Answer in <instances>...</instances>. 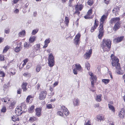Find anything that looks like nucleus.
Instances as JSON below:
<instances>
[{
    "label": "nucleus",
    "mask_w": 125,
    "mask_h": 125,
    "mask_svg": "<svg viewBox=\"0 0 125 125\" xmlns=\"http://www.w3.org/2000/svg\"><path fill=\"white\" fill-rule=\"evenodd\" d=\"M9 31L10 30L9 29H8L7 30L5 29L4 30L5 33L6 34L9 33Z\"/></svg>",
    "instance_id": "nucleus-53"
},
{
    "label": "nucleus",
    "mask_w": 125,
    "mask_h": 125,
    "mask_svg": "<svg viewBox=\"0 0 125 125\" xmlns=\"http://www.w3.org/2000/svg\"><path fill=\"white\" fill-rule=\"evenodd\" d=\"M25 34V31L24 30H23L19 33V36L21 37L24 36Z\"/></svg>",
    "instance_id": "nucleus-35"
},
{
    "label": "nucleus",
    "mask_w": 125,
    "mask_h": 125,
    "mask_svg": "<svg viewBox=\"0 0 125 125\" xmlns=\"http://www.w3.org/2000/svg\"><path fill=\"white\" fill-rule=\"evenodd\" d=\"M16 102L15 101H14L12 102L11 104V105L12 107L13 106L16 104Z\"/></svg>",
    "instance_id": "nucleus-54"
},
{
    "label": "nucleus",
    "mask_w": 125,
    "mask_h": 125,
    "mask_svg": "<svg viewBox=\"0 0 125 125\" xmlns=\"http://www.w3.org/2000/svg\"><path fill=\"white\" fill-rule=\"evenodd\" d=\"M41 67L40 65H38L36 68V70L37 72H39L41 70Z\"/></svg>",
    "instance_id": "nucleus-39"
},
{
    "label": "nucleus",
    "mask_w": 125,
    "mask_h": 125,
    "mask_svg": "<svg viewBox=\"0 0 125 125\" xmlns=\"http://www.w3.org/2000/svg\"><path fill=\"white\" fill-rule=\"evenodd\" d=\"M93 2V0H88L87 3L89 5L91 6Z\"/></svg>",
    "instance_id": "nucleus-38"
},
{
    "label": "nucleus",
    "mask_w": 125,
    "mask_h": 125,
    "mask_svg": "<svg viewBox=\"0 0 125 125\" xmlns=\"http://www.w3.org/2000/svg\"><path fill=\"white\" fill-rule=\"evenodd\" d=\"M12 120L14 122L19 121V117L17 116H13L12 118Z\"/></svg>",
    "instance_id": "nucleus-21"
},
{
    "label": "nucleus",
    "mask_w": 125,
    "mask_h": 125,
    "mask_svg": "<svg viewBox=\"0 0 125 125\" xmlns=\"http://www.w3.org/2000/svg\"><path fill=\"white\" fill-rule=\"evenodd\" d=\"M41 109L40 108H38L36 109V115L38 116L39 117L41 115Z\"/></svg>",
    "instance_id": "nucleus-17"
},
{
    "label": "nucleus",
    "mask_w": 125,
    "mask_h": 125,
    "mask_svg": "<svg viewBox=\"0 0 125 125\" xmlns=\"http://www.w3.org/2000/svg\"><path fill=\"white\" fill-rule=\"evenodd\" d=\"M92 9H90L87 12V15L85 16H84V18L85 19H88L92 18V17L89 16H90L91 15L92 13Z\"/></svg>",
    "instance_id": "nucleus-11"
},
{
    "label": "nucleus",
    "mask_w": 125,
    "mask_h": 125,
    "mask_svg": "<svg viewBox=\"0 0 125 125\" xmlns=\"http://www.w3.org/2000/svg\"><path fill=\"white\" fill-rule=\"evenodd\" d=\"M9 48V47L8 46H6L4 49L3 52V53H5L8 51Z\"/></svg>",
    "instance_id": "nucleus-42"
},
{
    "label": "nucleus",
    "mask_w": 125,
    "mask_h": 125,
    "mask_svg": "<svg viewBox=\"0 0 125 125\" xmlns=\"http://www.w3.org/2000/svg\"><path fill=\"white\" fill-rule=\"evenodd\" d=\"M19 107L22 110L23 109L24 110V109H26V105L24 103H22L21 104V106Z\"/></svg>",
    "instance_id": "nucleus-24"
},
{
    "label": "nucleus",
    "mask_w": 125,
    "mask_h": 125,
    "mask_svg": "<svg viewBox=\"0 0 125 125\" xmlns=\"http://www.w3.org/2000/svg\"><path fill=\"white\" fill-rule=\"evenodd\" d=\"M80 34L79 33H78L77 35H76L75 39H78V40H79V39L80 38Z\"/></svg>",
    "instance_id": "nucleus-45"
},
{
    "label": "nucleus",
    "mask_w": 125,
    "mask_h": 125,
    "mask_svg": "<svg viewBox=\"0 0 125 125\" xmlns=\"http://www.w3.org/2000/svg\"><path fill=\"white\" fill-rule=\"evenodd\" d=\"M79 104V99H75V102H73V105L74 106L78 105Z\"/></svg>",
    "instance_id": "nucleus-25"
},
{
    "label": "nucleus",
    "mask_w": 125,
    "mask_h": 125,
    "mask_svg": "<svg viewBox=\"0 0 125 125\" xmlns=\"http://www.w3.org/2000/svg\"><path fill=\"white\" fill-rule=\"evenodd\" d=\"M0 74L3 77H4L5 75V73L3 71H0Z\"/></svg>",
    "instance_id": "nucleus-50"
},
{
    "label": "nucleus",
    "mask_w": 125,
    "mask_h": 125,
    "mask_svg": "<svg viewBox=\"0 0 125 125\" xmlns=\"http://www.w3.org/2000/svg\"><path fill=\"white\" fill-rule=\"evenodd\" d=\"M107 18V16L103 15L100 19V24L99 27V34L98 35V38L101 39L103 35L104 31L103 30V23L105 20Z\"/></svg>",
    "instance_id": "nucleus-2"
},
{
    "label": "nucleus",
    "mask_w": 125,
    "mask_h": 125,
    "mask_svg": "<svg viewBox=\"0 0 125 125\" xmlns=\"http://www.w3.org/2000/svg\"><path fill=\"white\" fill-rule=\"evenodd\" d=\"M91 76V85L92 87L94 88V81L95 82L96 81V76L93 74V73L91 72H89L88 73Z\"/></svg>",
    "instance_id": "nucleus-5"
},
{
    "label": "nucleus",
    "mask_w": 125,
    "mask_h": 125,
    "mask_svg": "<svg viewBox=\"0 0 125 125\" xmlns=\"http://www.w3.org/2000/svg\"><path fill=\"white\" fill-rule=\"evenodd\" d=\"M27 83H24L22 85V89L23 91H26L27 90L26 86Z\"/></svg>",
    "instance_id": "nucleus-33"
},
{
    "label": "nucleus",
    "mask_w": 125,
    "mask_h": 125,
    "mask_svg": "<svg viewBox=\"0 0 125 125\" xmlns=\"http://www.w3.org/2000/svg\"><path fill=\"white\" fill-rule=\"evenodd\" d=\"M46 108L48 109H51L52 108V106L51 104H48L46 105Z\"/></svg>",
    "instance_id": "nucleus-44"
},
{
    "label": "nucleus",
    "mask_w": 125,
    "mask_h": 125,
    "mask_svg": "<svg viewBox=\"0 0 125 125\" xmlns=\"http://www.w3.org/2000/svg\"><path fill=\"white\" fill-rule=\"evenodd\" d=\"M48 62V64L50 67H52L54 65V61L53 56L52 53H50L49 55Z\"/></svg>",
    "instance_id": "nucleus-6"
},
{
    "label": "nucleus",
    "mask_w": 125,
    "mask_h": 125,
    "mask_svg": "<svg viewBox=\"0 0 125 125\" xmlns=\"http://www.w3.org/2000/svg\"><path fill=\"white\" fill-rule=\"evenodd\" d=\"M40 46L39 44H37L34 46V49L36 52L38 53H39L40 51Z\"/></svg>",
    "instance_id": "nucleus-12"
},
{
    "label": "nucleus",
    "mask_w": 125,
    "mask_h": 125,
    "mask_svg": "<svg viewBox=\"0 0 125 125\" xmlns=\"http://www.w3.org/2000/svg\"><path fill=\"white\" fill-rule=\"evenodd\" d=\"M96 118L98 121H101L102 120H104V117L103 116L101 115H97L96 116Z\"/></svg>",
    "instance_id": "nucleus-22"
},
{
    "label": "nucleus",
    "mask_w": 125,
    "mask_h": 125,
    "mask_svg": "<svg viewBox=\"0 0 125 125\" xmlns=\"http://www.w3.org/2000/svg\"><path fill=\"white\" fill-rule=\"evenodd\" d=\"M30 43H27L26 42H25L24 43V47L26 48L31 47V45L30 44Z\"/></svg>",
    "instance_id": "nucleus-30"
},
{
    "label": "nucleus",
    "mask_w": 125,
    "mask_h": 125,
    "mask_svg": "<svg viewBox=\"0 0 125 125\" xmlns=\"http://www.w3.org/2000/svg\"><path fill=\"white\" fill-rule=\"evenodd\" d=\"M65 22L66 25L67 26H68V24L69 22V18L67 17H66L65 19Z\"/></svg>",
    "instance_id": "nucleus-31"
},
{
    "label": "nucleus",
    "mask_w": 125,
    "mask_h": 125,
    "mask_svg": "<svg viewBox=\"0 0 125 125\" xmlns=\"http://www.w3.org/2000/svg\"><path fill=\"white\" fill-rule=\"evenodd\" d=\"M23 63L22 64V66L23 67L25 65L26 63L28 62V59H25L23 61Z\"/></svg>",
    "instance_id": "nucleus-46"
},
{
    "label": "nucleus",
    "mask_w": 125,
    "mask_h": 125,
    "mask_svg": "<svg viewBox=\"0 0 125 125\" xmlns=\"http://www.w3.org/2000/svg\"><path fill=\"white\" fill-rule=\"evenodd\" d=\"M32 97L31 95H29L26 99V102L29 103H31L32 102Z\"/></svg>",
    "instance_id": "nucleus-20"
},
{
    "label": "nucleus",
    "mask_w": 125,
    "mask_h": 125,
    "mask_svg": "<svg viewBox=\"0 0 125 125\" xmlns=\"http://www.w3.org/2000/svg\"><path fill=\"white\" fill-rule=\"evenodd\" d=\"M85 125H91V123L90 121L88 120L86 124Z\"/></svg>",
    "instance_id": "nucleus-55"
},
{
    "label": "nucleus",
    "mask_w": 125,
    "mask_h": 125,
    "mask_svg": "<svg viewBox=\"0 0 125 125\" xmlns=\"http://www.w3.org/2000/svg\"><path fill=\"white\" fill-rule=\"evenodd\" d=\"M79 40H78V39H74V44L76 45H79Z\"/></svg>",
    "instance_id": "nucleus-43"
},
{
    "label": "nucleus",
    "mask_w": 125,
    "mask_h": 125,
    "mask_svg": "<svg viewBox=\"0 0 125 125\" xmlns=\"http://www.w3.org/2000/svg\"><path fill=\"white\" fill-rule=\"evenodd\" d=\"M58 81H56L53 84V87H55L56 86L58 85Z\"/></svg>",
    "instance_id": "nucleus-51"
},
{
    "label": "nucleus",
    "mask_w": 125,
    "mask_h": 125,
    "mask_svg": "<svg viewBox=\"0 0 125 125\" xmlns=\"http://www.w3.org/2000/svg\"><path fill=\"white\" fill-rule=\"evenodd\" d=\"M104 3L106 4H108L109 3V0H104Z\"/></svg>",
    "instance_id": "nucleus-56"
},
{
    "label": "nucleus",
    "mask_w": 125,
    "mask_h": 125,
    "mask_svg": "<svg viewBox=\"0 0 125 125\" xmlns=\"http://www.w3.org/2000/svg\"><path fill=\"white\" fill-rule=\"evenodd\" d=\"M98 22L96 19L95 20L94 26L92 27L91 29V32H93L95 29L98 26Z\"/></svg>",
    "instance_id": "nucleus-9"
},
{
    "label": "nucleus",
    "mask_w": 125,
    "mask_h": 125,
    "mask_svg": "<svg viewBox=\"0 0 125 125\" xmlns=\"http://www.w3.org/2000/svg\"><path fill=\"white\" fill-rule=\"evenodd\" d=\"M4 38L2 37H0V43L3 42Z\"/></svg>",
    "instance_id": "nucleus-62"
},
{
    "label": "nucleus",
    "mask_w": 125,
    "mask_h": 125,
    "mask_svg": "<svg viewBox=\"0 0 125 125\" xmlns=\"http://www.w3.org/2000/svg\"><path fill=\"white\" fill-rule=\"evenodd\" d=\"M50 38L46 39L44 42V45L43 47L44 48H45L47 47L48 46V44L50 42Z\"/></svg>",
    "instance_id": "nucleus-16"
},
{
    "label": "nucleus",
    "mask_w": 125,
    "mask_h": 125,
    "mask_svg": "<svg viewBox=\"0 0 125 125\" xmlns=\"http://www.w3.org/2000/svg\"><path fill=\"white\" fill-rule=\"evenodd\" d=\"M99 104H96L94 105V107H98L99 106Z\"/></svg>",
    "instance_id": "nucleus-60"
},
{
    "label": "nucleus",
    "mask_w": 125,
    "mask_h": 125,
    "mask_svg": "<svg viewBox=\"0 0 125 125\" xmlns=\"http://www.w3.org/2000/svg\"><path fill=\"white\" fill-rule=\"evenodd\" d=\"M120 22L116 23L114 27V30L116 31L120 27Z\"/></svg>",
    "instance_id": "nucleus-18"
},
{
    "label": "nucleus",
    "mask_w": 125,
    "mask_h": 125,
    "mask_svg": "<svg viewBox=\"0 0 125 125\" xmlns=\"http://www.w3.org/2000/svg\"><path fill=\"white\" fill-rule=\"evenodd\" d=\"M4 60L3 56L1 55H0V60L1 61H3Z\"/></svg>",
    "instance_id": "nucleus-49"
},
{
    "label": "nucleus",
    "mask_w": 125,
    "mask_h": 125,
    "mask_svg": "<svg viewBox=\"0 0 125 125\" xmlns=\"http://www.w3.org/2000/svg\"><path fill=\"white\" fill-rule=\"evenodd\" d=\"M110 80L108 79H103L102 80V82L105 84H107L109 82Z\"/></svg>",
    "instance_id": "nucleus-36"
},
{
    "label": "nucleus",
    "mask_w": 125,
    "mask_h": 125,
    "mask_svg": "<svg viewBox=\"0 0 125 125\" xmlns=\"http://www.w3.org/2000/svg\"><path fill=\"white\" fill-rule=\"evenodd\" d=\"M80 6V5H76L75 8V10H78Z\"/></svg>",
    "instance_id": "nucleus-52"
},
{
    "label": "nucleus",
    "mask_w": 125,
    "mask_h": 125,
    "mask_svg": "<svg viewBox=\"0 0 125 125\" xmlns=\"http://www.w3.org/2000/svg\"><path fill=\"white\" fill-rule=\"evenodd\" d=\"M124 37L122 36L115 38L114 40V42H119L121 41L124 39Z\"/></svg>",
    "instance_id": "nucleus-15"
},
{
    "label": "nucleus",
    "mask_w": 125,
    "mask_h": 125,
    "mask_svg": "<svg viewBox=\"0 0 125 125\" xmlns=\"http://www.w3.org/2000/svg\"><path fill=\"white\" fill-rule=\"evenodd\" d=\"M34 106L33 105H31L30 107L29 110L28 111L29 113H31L33 112L34 111Z\"/></svg>",
    "instance_id": "nucleus-26"
},
{
    "label": "nucleus",
    "mask_w": 125,
    "mask_h": 125,
    "mask_svg": "<svg viewBox=\"0 0 125 125\" xmlns=\"http://www.w3.org/2000/svg\"><path fill=\"white\" fill-rule=\"evenodd\" d=\"M108 107L109 109L112 110L113 111H114L115 110L114 107L112 105L109 104H108Z\"/></svg>",
    "instance_id": "nucleus-40"
},
{
    "label": "nucleus",
    "mask_w": 125,
    "mask_h": 125,
    "mask_svg": "<svg viewBox=\"0 0 125 125\" xmlns=\"http://www.w3.org/2000/svg\"><path fill=\"white\" fill-rule=\"evenodd\" d=\"M101 95L99 94V95H97L96 96V100L98 102H100L101 100Z\"/></svg>",
    "instance_id": "nucleus-27"
},
{
    "label": "nucleus",
    "mask_w": 125,
    "mask_h": 125,
    "mask_svg": "<svg viewBox=\"0 0 125 125\" xmlns=\"http://www.w3.org/2000/svg\"><path fill=\"white\" fill-rule=\"evenodd\" d=\"M22 111V110L20 108L19 106L17 107L15 109V113L17 115L19 116L22 114V112H21Z\"/></svg>",
    "instance_id": "nucleus-14"
},
{
    "label": "nucleus",
    "mask_w": 125,
    "mask_h": 125,
    "mask_svg": "<svg viewBox=\"0 0 125 125\" xmlns=\"http://www.w3.org/2000/svg\"><path fill=\"white\" fill-rule=\"evenodd\" d=\"M66 116L68 115L69 113L67 109L64 106L61 107V111H58L57 112V115L60 116H63V113Z\"/></svg>",
    "instance_id": "nucleus-4"
},
{
    "label": "nucleus",
    "mask_w": 125,
    "mask_h": 125,
    "mask_svg": "<svg viewBox=\"0 0 125 125\" xmlns=\"http://www.w3.org/2000/svg\"><path fill=\"white\" fill-rule=\"evenodd\" d=\"M19 12V10L18 9H16L14 11V12L15 13H18Z\"/></svg>",
    "instance_id": "nucleus-57"
},
{
    "label": "nucleus",
    "mask_w": 125,
    "mask_h": 125,
    "mask_svg": "<svg viewBox=\"0 0 125 125\" xmlns=\"http://www.w3.org/2000/svg\"><path fill=\"white\" fill-rule=\"evenodd\" d=\"M36 120L37 119L36 117H30L29 121L30 122L32 123L34 121Z\"/></svg>",
    "instance_id": "nucleus-23"
},
{
    "label": "nucleus",
    "mask_w": 125,
    "mask_h": 125,
    "mask_svg": "<svg viewBox=\"0 0 125 125\" xmlns=\"http://www.w3.org/2000/svg\"><path fill=\"white\" fill-rule=\"evenodd\" d=\"M75 66L76 67V68H75L76 69H77V70L78 71L80 70L81 68V66L79 64H76L75 65Z\"/></svg>",
    "instance_id": "nucleus-28"
},
{
    "label": "nucleus",
    "mask_w": 125,
    "mask_h": 125,
    "mask_svg": "<svg viewBox=\"0 0 125 125\" xmlns=\"http://www.w3.org/2000/svg\"><path fill=\"white\" fill-rule=\"evenodd\" d=\"M92 52V49H90L88 51H87L84 55L85 59H88L91 56V54Z\"/></svg>",
    "instance_id": "nucleus-8"
},
{
    "label": "nucleus",
    "mask_w": 125,
    "mask_h": 125,
    "mask_svg": "<svg viewBox=\"0 0 125 125\" xmlns=\"http://www.w3.org/2000/svg\"><path fill=\"white\" fill-rule=\"evenodd\" d=\"M38 31V30L37 29L33 30L32 31L31 33L32 35H34L37 33Z\"/></svg>",
    "instance_id": "nucleus-41"
},
{
    "label": "nucleus",
    "mask_w": 125,
    "mask_h": 125,
    "mask_svg": "<svg viewBox=\"0 0 125 125\" xmlns=\"http://www.w3.org/2000/svg\"><path fill=\"white\" fill-rule=\"evenodd\" d=\"M40 84H38L37 86V90H38L39 89L40 87Z\"/></svg>",
    "instance_id": "nucleus-63"
},
{
    "label": "nucleus",
    "mask_w": 125,
    "mask_h": 125,
    "mask_svg": "<svg viewBox=\"0 0 125 125\" xmlns=\"http://www.w3.org/2000/svg\"><path fill=\"white\" fill-rule=\"evenodd\" d=\"M119 11V8L117 7L116 8H115L113 10V11L114 13H115L118 12Z\"/></svg>",
    "instance_id": "nucleus-34"
},
{
    "label": "nucleus",
    "mask_w": 125,
    "mask_h": 125,
    "mask_svg": "<svg viewBox=\"0 0 125 125\" xmlns=\"http://www.w3.org/2000/svg\"><path fill=\"white\" fill-rule=\"evenodd\" d=\"M23 75L27 77H30L31 74L28 73L26 72L23 74Z\"/></svg>",
    "instance_id": "nucleus-37"
},
{
    "label": "nucleus",
    "mask_w": 125,
    "mask_h": 125,
    "mask_svg": "<svg viewBox=\"0 0 125 125\" xmlns=\"http://www.w3.org/2000/svg\"><path fill=\"white\" fill-rule=\"evenodd\" d=\"M37 15V14L36 12L35 11L34 12L33 14V15L34 17H36Z\"/></svg>",
    "instance_id": "nucleus-61"
},
{
    "label": "nucleus",
    "mask_w": 125,
    "mask_h": 125,
    "mask_svg": "<svg viewBox=\"0 0 125 125\" xmlns=\"http://www.w3.org/2000/svg\"><path fill=\"white\" fill-rule=\"evenodd\" d=\"M85 67L86 69L89 70L90 69V66L89 63L88 62H86L85 63Z\"/></svg>",
    "instance_id": "nucleus-32"
},
{
    "label": "nucleus",
    "mask_w": 125,
    "mask_h": 125,
    "mask_svg": "<svg viewBox=\"0 0 125 125\" xmlns=\"http://www.w3.org/2000/svg\"><path fill=\"white\" fill-rule=\"evenodd\" d=\"M15 72H14V73H13L12 72H10V75H11L12 76L13 75H14L15 74Z\"/></svg>",
    "instance_id": "nucleus-59"
},
{
    "label": "nucleus",
    "mask_w": 125,
    "mask_h": 125,
    "mask_svg": "<svg viewBox=\"0 0 125 125\" xmlns=\"http://www.w3.org/2000/svg\"><path fill=\"white\" fill-rule=\"evenodd\" d=\"M125 113V110L124 109H121L119 115V117L121 118H123L124 116Z\"/></svg>",
    "instance_id": "nucleus-13"
},
{
    "label": "nucleus",
    "mask_w": 125,
    "mask_h": 125,
    "mask_svg": "<svg viewBox=\"0 0 125 125\" xmlns=\"http://www.w3.org/2000/svg\"><path fill=\"white\" fill-rule=\"evenodd\" d=\"M120 18L119 17H115L113 18L110 21L111 24H113L115 23L120 22Z\"/></svg>",
    "instance_id": "nucleus-10"
},
{
    "label": "nucleus",
    "mask_w": 125,
    "mask_h": 125,
    "mask_svg": "<svg viewBox=\"0 0 125 125\" xmlns=\"http://www.w3.org/2000/svg\"><path fill=\"white\" fill-rule=\"evenodd\" d=\"M111 59L112 60V66H115L116 68L118 69L119 71L118 72L117 71L118 74H122L120 72V64L119 63V59L115 57L114 55L112 54L111 56Z\"/></svg>",
    "instance_id": "nucleus-3"
},
{
    "label": "nucleus",
    "mask_w": 125,
    "mask_h": 125,
    "mask_svg": "<svg viewBox=\"0 0 125 125\" xmlns=\"http://www.w3.org/2000/svg\"><path fill=\"white\" fill-rule=\"evenodd\" d=\"M77 70L75 68H74L73 70V73L75 74H77Z\"/></svg>",
    "instance_id": "nucleus-48"
},
{
    "label": "nucleus",
    "mask_w": 125,
    "mask_h": 125,
    "mask_svg": "<svg viewBox=\"0 0 125 125\" xmlns=\"http://www.w3.org/2000/svg\"><path fill=\"white\" fill-rule=\"evenodd\" d=\"M19 0H13V3L14 4L16 3Z\"/></svg>",
    "instance_id": "nucleus-64"
},
{
    "label": "nucleus",
    "mask_w": 125,
    "mask_h": 125,
    "mask_svg": "<svg viewBox=\"0 0 125 125\" xmlns=\"http://www.w3.org/2000/svg\"><path fill=\"white\" fill-rule=\"evenodd\" d=\"M111 41L109 39H104L101 43V47L104 51H109L111 45Z\"/></svg>",
    "instance_id": "nucleus-1"
},
{
    "label": "nucleus",
    "mask_w": 125,
    "mask_h": 125,
    "mask_svg": "<svg viewBox=\"0 0 125 125\" xmlns=\"http://www.w3.org/2000/svg\"><path fill=\"white\" fill-rule=\"evenodd\" d=\"M47 93L45 91H41L39 94V98L40 100L44 99L46 97Z\"/></svg>",
    "instance_id": "nucleus-7"
},
{
    "label": "nucleus",
    "mask_w": 125,
    "mask_h": 125,
    "mask_svg": "<svg viewBox=\"0 0 125 125\" xmlns=\"http://www.w3.org/2000/svg\"><path fill=\"white\" fill-rule=\"evenodd\" d=\"M22 47L21 46L17 47L15 48L14 51L16 52H19L21 49Z\"/></svg>",
    "instance_id": "nucleus-29"
},
{
    "label": "nucleus",
    "mask_w": 125,
    "mask_h": 125,
    "mask_svg": "<svg viewBox=\"0 0 125 125\" xmlns=\"http://www.w3.org/2000/svg\"><path fill=\"white\" fill-rule=\"evenodd\" d=\"M6 109V107H3L1 110V112L4 113L5 112Z\"/></svg>",
    "instance_id": "nucleus-47"
},
{
    "label": "nucleus",
    "mask_w": 125,
    "mask_h": 125,
    "mask_svg": "<svg viewBox=\"0 0 125 125\" xmlns=\"http://www.w3.org/2000/svg\"><path fill=\"white\" fill-rule=\"evenodd\" d=\"M36 37L35 36H31L30 38L29 41L30 43L33 42L36 40Z\"/></svg>",
    "instance_id": "nucleus-19"
},
{
    "label": "nucleus",
    "mask_w": 125,
    "mask_h": 125,
    "mask_svg": "<svg viewBox=\"0 0 125 125\" xmlns=\"http://www.w3.org/2000/svg\"><path fill=\"white\" fill-rule=\"evenodd\" d=\"M78 10H76L75 12V13L77 14L78 15H79L80 13V12L78 11Z\"/></svg>",
    "instance_id": "nucleus-58"
}]
</instances>
